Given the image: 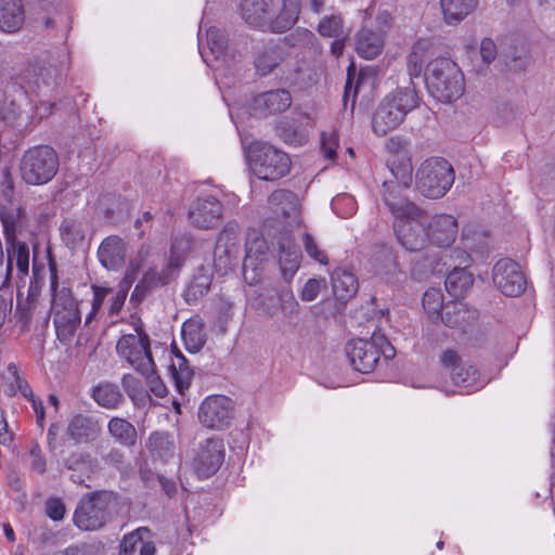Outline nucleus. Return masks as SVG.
Instances as JSON below:
<instances>
[{"mask_svg": "<svg viewBox=\"0 0 555 555\" xmlns=\"http://www.w3.org/2000/svg\"><path fill=\"white\" fill-rule=\"evenodd\" d=\"M7 243V276L9 278L13 271V262L15 261L17 270L22 276L28 274L29 270V248L26 243L13 240Z\"/></svg>", "mask_w": 555, "mask_h": 555, "instance_id": "nucleus-30", "label": "nucleus"}, {"mask_svg": "<svg viewBox=\"0 0 555 555\" xmlns=\"http://www.w3.org/2000/svg\"><path fill=\"white\" fill-rule=\"evenodd\" d=\"M272 9L273 0H242L241 2L243 20L255 28L270 29Z\"/></svg>", "mask_w": 555, "mask_h": 555, "instance_id": "nucleus-21", "label": "nucleus"}, {"mask_svg": "<svg viewBox=\"0 0 555 555\" xmlns=\"http://www.w3.org/2000/svg\"><path fill=\"white\" fill-rule=\"evenodd\" d=\"M440 362L443 367L450 371L451 379L457 387L465 389L478 388L483 386L478 370L468 363H463L456 351L448 349L440 356Z\"/></svg>", "mask_w": 555, "mask_h": 555, "instance_id": "nucleus-14", "label": "nucleus"}, {"mask_svg": "<svg viewBox=\"0 0 555 555\" xmlns=\"http://www.w3.org/2000/svg\"><path fill=\"white\" fill-rule=\"evenodd\" d=\"M478 318L475 309L463 301H451L447 304L441 313V321L449 327L465 328Z\"/></svg>", "mask_w": 555, "mask_h": 555, "instance_id": "nucleus-24", "label": "nucleus"}, {"mask_svg": "<svg viewBox=\"0 0 555 555\" xmlns=\"http://www.w3.org/2000/svg\"><path fill=\"white\" fill-rule=\"evenodd\" d=\"M384 204L388 207L392 214L395 220L408 218L410 216H420L421 208L417 207L413 202L409 201L408 197L402 195V188L393 182H384Z\"/></svg>", "mask_w": 555, "mask_h": 555, "instance_id": "nucleus-18", "label": "nucleus"}, {"mask_svg": "<svg viewBox=\"0 0 555 555\" xmlns=\"http://www.w3.org/2000/svg\"><path fill=\"white\" fill-rule=\"evenodd\" d=\"M173 358L171 360L170 370L179 392L183 393L191 385L194 371L190 366L188 359L177 348L172 349Z\"/></svg>", "mask_w": 555, "mask_h": 555, "instance_id": "nucleus-36", "label": "nucleus"}, {"mask_svg": "<svg viewBox=\"0 0 555 555\" xmlns=\"http://www.w3.org/2000/svg\"><path fill=\"white\" fill-rule=\"evenodd\" d=\"M249 166L258 179L273 182L289 173L292 160L271 144L255 143L249 150Z\"/></svg>", "mask_w": 555, "mask_h": 555, "instance_id": "nucleus-3", "label": "nucleus"}, {"mask_svg": "<svg viewBox=\"0 0 555 555\" xmlns=\"http://www.w3.org/2000/svg\"><path fill=\"white\" fill-rule=\"evenodd\" d=\"M56 336L60 341L67 343L75 335L81 322L79 309L52 312Z\"/></svg>", "mask_w": 555, "mask_h": 555, "instance_id": "nucleus-28", "label": "nucleus"}, {"mask_svg": "<svg viewBox=\"0 0 555 555\" xmlns=\"http://www.w3.org/2000/svg\"><path fill=\"white\" fill-rule=\"evenodd\" d=\"M224 460V444L219 438H208L199 444L194 459V469L198 477L208 478L221 466Z\"/></svg>", "mask_w": 555, "mask_h": 555, "instance_id": "nucleus-15", "label": "nucleus"}, {"mask_svg": "<svg viewBox=\"0 0 555 555\" xmlns=\"http://www.w3.org/2000/svg\"><path fill=\"white\" fill-rule=\"evenodd\" d=\"M285 59V50L282 46L270 43L257 54L255 67L258 74L267 76L271 74Z\"/></svg>", "mask_w": 555, "mask_h": 555, "instance_id": "nucleus-29", "label": "nucleus"}, {"mask_svg": "<svg viewBox=\"0 0 555 555\" xmlns=\"http://www.w3.org/2000/svg\"><path fill=\"white\" fill-rule=\"evenodd\" d=\"M338 147V135L333 130L330 132H322L321 134V150L324 156L328 159H335Z\"/></svg>", "mask_w": 555, "mask_h": 555, "instance_id": "nucleus-56", "label": "nucleus"}, {"mask_svg": "<svg viewBox=\"0 0 555 555\" xmlns=\"http://www.w3.org/2000/svg\"><path fill=\"white\" fill-rule=\"evenodd\" d=\"M30 459L31 470L36 472L39 475L44 474L47 469V462L44 456L42 455L39 444H35L30 449Z\"/></svg>", "mask_w": 555, "mask_h": 555, "instance_id": "nucleus-58", "label": "nucleus"}, {"mask_svg": "<svg viewBox=\"0 0 555 555\" xmlns=\"http://www.w3.org/2000/svg\"><path fill=\"white\" fill-rule=\"evenodd\" d=\"M322 281L310 279L306 282L301 291V299L305 301L314 300L321 291Z\"/></svg>", "mask_w": 555, "mask_h": 555, "instance_id": "nucleus-62", "label": "nucleus"}, {"mask_svg": "<svg viewBox=\"0 0 555 555\" xmlns=\"http://www.w3.org/2000/svg\"><path fill=\"white\" fill-rule=\"evenodd\" d=\"M92 289H93L92 311L87 317V320H86L87 323L91 320L92 315L101 309L106 295L111 292V289L101 287V286H92Z\"/></svg>", "mask_w": 555, "mask_h": 555, "instance_id": "nucleus-61", "label": "nucleus"}, {"mask_svg": "<svg viewBox=\"0 0 555 555\" xmlns=\"http://www.w3.org/2000/svg\"><path fill=\"white\" fill-rule=\"evenodd\" d=\"M150 535L151 531L145 527L139 528L125 535L120 545V555H131L133 552L139 550L142 540L150 538Z\"/></svg>", "mask_w": 555, "mask_h": 555, "instance_id": "nucleus-51", "label": "nucleus"}, {"mask_svg": "<svg viewBox=\"0 0 555 555\" xmlns=\"http://www.w3.org/2000/svg\"><path fill=\"white\" fill-rule=\"evenodd\" d=\"M109 435L120 444L131 448L137 443L135 427L125 418L113 417L107 425Z\"/></svg>", "mask_w": 555, "mask_h": 555, "instance_id": "nucleus-40", "label": "nucleus"}, {"mask_svg": "<svg viewBox=\"0 0 555 555\" xmlns=\"http://www.w3.org/2000/svg\"><path fill=\"white\" fill-rule=\"evenodd\" d=\"M102 431L100 422L89 415L77 414L68 423L66 433L76 443L95 440Z\"/></svg>", "mask_w": 555, "mask_h": 555, "instance_id": "nucleus-22", "label": "nucleus"}, {"mask_svg": "<svg viewBox=\"0 0 555 555\" xmlns=\"http://www.w3.org/2000/svg\"><path fill=\"white\" fill-rule=\"evenodd\" d=\"M179 273V263L175 259L168 260L166 266L160 269H149L135 285L131 294V300L142 301L155 289L165 287L176 281Z\"/></svg>", "mask_w": 555, "mask_h": 555, "instance_id": "nucleus-12", "label": "nucleus"}, {"mask_svg": "<svg viewBox=\"0 0 555 555\" xmlns=\"http://www.w3.org/2000/svg\"><path fill=\"white\" fill-rule=\"evenodd\" d=\"M384 40L379 33L363 27L359 30L356 43L358 54L364 59L372 60L380 54Z\"/></svg>", "mask_w": 555, "mask_h": 555, "instance_id": "nucleus-34", "label": "nucleus"}, {"mask_svg": "<svg viewBox=\"0 0 555 555\" xmlns=\"http://www.w3.org/2000/svg\"><path fill=\"white\" fill-rule=\"evenodd\" d=\"M395 164L396 162L392 160L390 165V170L397 180V182L393 183L406 189L412 181V163L410 158L403 157L402 160L399 162L398 166H395Z\"/></svg>", "mask_w": 555, "mask_h": 555, "instance_id": "nucleus-52", "label": "nucleus"}, {"mask_svg": "<svg viewBox=\"0 0 555 555\" xmlns=\"http://www.w3.org/2000/svg\"><path fill=\"white\" fill-rule=\"evenodd\" d=\"M146 449L153 461H160L164 463L173 457L175 442L170 435L155 431L149 436Z\"/></svg>", "mask_w": 555, "mask_h": 555, "instance_id": "nucleus-32", "label": "nucleus"}, {"mask_svg": "<svg viewBox=\"0 0 555 555\" xmlns=\"http://www.w3.org/2000/svg\"><path fill=\"white\" fill-rule=\"evenodd\" d=\"M431 49L433 43L426 38L418 39L412 46L411 52L408 55V70L411 79L421 76L425 62L431 55Z\"/></svg>", "mask_w": 555, "mask_h": 555, "instance_id": "nucleus-35", "label": "nucleus"}, {"mask_svg": "<svg viewBox=\"0 0 555 555\" xmlns=\"http://www.w3.org/2000/svg\"><path fill=\"white\" fill-rule=\"evenodd\" d=\"M302 244L306 253L309 257H311L313 260L326 264L328 262L327 256L325 253L319 248L318 243L315 242L314 237L306 232L302 235Z\"/></svg>", "mask_w": 555, "mask_h": 555, "instance_id": "nucleus-54", "label": "nucleus"}, {"mask_svg": "<svg viewBox=\"0 0 555 555\" xmlns=\"http://www.w3.org/2000/svg\"><path fill=\"white\" fill-rule=\"evenodd\" d=\"M393 229L399 243L409 251L422 250L429 242L427 216L423 209L420 216L393 221Z\"/></svg>", "mask_w": 555, "mask_h": 555, "instance_id": "nucleus-10", "label": "nucleus"}, {"mask_svg": "<svg viewBox=\"0 0 555 555\" xmlns=\"http://www.w3.org/2000/svg\"><path fill=\"white\" fill-rule=\"evenodd\" d=\"M211 278L208 274L199 273L193 276L184 291V299L189 304H193L203 298L209 291Z\"/></svg>", "mask_w": 555, "mask_h": 555, "instance_id": "nucleus-45", "label": "nucleus"}, {"mask_svg": "<svg viewBox=\"0 0 555 555\" xmlns=\"http://www.w3.org/2000/svg\"><path fill=\"white\" fill-rule=\"evenodd\" d=\"M480 55L486 64L492 63L496 55L498 49L495 42L490 38H485L480 43Z\"/></svg>", "mask_w": 555, "mask_h": 555, "instance_id": "nucleus-60", "label": "nucleus"}, {"mask_svg": "<svg viewBox=\"0 0 555 555\" xmlns=\"http://www.w3.org/2000/svg\"><path fill=\"white\" fill-rule=\"evenodd\" d=\"M192 248V241L189 235L181 234L173 237L168 260H177L181 270L184 259Z\"/></svg>", "mask_w": 555, "mask_h": 555, "instance_id": "nucleus-49", "label": "nucleus"}, {"mask_svg": "<svg viewBox=\"0 0 555 555\" xmlns=\"http://www.w3.org/2000/svg\"><path fill=\"white\" fill-rule=\"evenodd\" d=\"M457 232V221L451 215H437L428 223L429 242L438 247L451 246Z\"/></svg>", "mask_w": 555, "mask_h": 555, "instance_id": "nucleus-20", "label": "nucleus"}, {"mask_svg": "<svg viewBox=\"0 0 555 555\" xmlns=\"http://www.w3.org/2000/svg\"><path fill=\"white\" fill-rule=\"evenodd\" d=\"M318 31L323 37L343 38L346 37L343 17L338 14L324 16L319 25Z\"/></svg>", "mask_w": 555, "mask_h": 555, "instance_id": "nucleus-46", "label": "nucleus"}, {"mask_svg": "<svg viewBox=\"0 0 555 555\" xmlns=\"http://www.w3.org/2000/svg\"><path fill=\"white\" fill-rule=\"evenodd\" d=\"M332 287L336 298L347 301L352 298L359 288L358 279L348 269L338 268L332 273Z\"/></svg>", "mask_w": 555, "mask_h": 555, "instance_id": "nucleus-27", "label": "nucleus"}, {"mask_svg": "<svg viewBox=\"0 0 555 555\" xmlns=\"http://www.w3.org/2000/svg\"><path fill=\"white\" fill-rule=\"evenodd\" d=\"M361 76H362L361 74L358 76L357 82H356V85H353L354 76L351 74L350 68L348 69L347 80H346L345 90H344V98H343L345 107L347 106L348 101L351 100V109L354 108L356 99H357V94H358V90H359V85L362 80Z\"/></svg>", "mask_w": 555, "mask_h": 555, "instance_id": "nucleus-57", "label": "nucleus"}, {"mask_svg": "<svg viewBox=\"0 0 555 555\" xmlns=\"http://www.w3.org/2000/svg\"><path fill=\"white\" fill-rule=\"evenodd\" d=\"M25 12L22 0H0V28L15 33L24 24Z\"/></svg>", "mask_w": 555, "mask_h": 555, "instance_id": "nucleus-26", "label": "nucleus"}, {"mask_svg": "<svg viewBox=\"0 0 555 555\" xmlns=\"http://www.w3.org/2000/svg\"><path fill=\"white\" fill-rule=\"evenodd\" d=\"M25 217V209L21 206L0 209V220L3 225L5 242L17 240L16 233L22 228Z\"/></svg>", "mask_w": 555, "mask_h": 555, "instance_id": "nucleus-41", "label": "nucleus"}, {"mask_svg": "<svg viewBox=\"0 0 555 555\" xmlns=\"http://www.w3.org/2000/svg\"><path fill=\"white\" fill-rule=\"evenodd\" d=\"M67 469L73 472H81L90 474L92 472V457L87 452H74L64 461ZM70 479L76 483H83V478L80 474H72Z\"/></svg>", "mask_w": 555, "mask_h": 555, "instance_id": "nucleus-44", "label": "nucleus"}, {"mask_svg": "<svg viewBox=\"0 0 555 555\" xmlns=\"http://www.w3.org/2000/svg\"><path fill=\"white\" fill-rule=\"evenodd\" d=\"M101 264L107 270L117 271L126 263L127 243L118 235H109L104 238L98 249Z\"/></svg>", "mask_w": 555, "mask_h": 555, "instance_id": "nucleus-19", "label": "nucleus"}, {"mask_svg": "<svg viewBox=\"0 0 555 555\" xmlns=\"http://www.w3.org/2000/svg\"><path fill=\"white\" fill-rule=\"evenodd\" d=\"M267 259L268 246L263 238H256L247 244L243 261V275L246 283L255 285L259 282Z\"/></svg>", "mask_w": 555, "mask_h": 555, "instance_id": "nucleus-17", "label": "nucleus"}, {"mask_svg": "<svg viewBox=\"0 0 555 555\" xmlns=\"http://www.w3.org/2000/svg\"><path fill=\"white\" fill-rule=\"evenodd\" d=\"M121 385L124 390L131 398L140 391V380L132 374H125L121 378Z\"/></svg>", "mask_w": 555, "mask_h": 555, "instance_id": "nucleus-64", "label": "nucleus"}, {"mask_svg": "<svg viewBox=\"0 0 555 555\" xmlns=\"http://www.w3.org/2000/svg\"><path fill=\"white\" fill-rule=\"evenodd\" d=\"M85 227L81 220L75 217H66L60 224L62 242L69 248H76L85 240Z\"/></svg>", "mask_w": 555, "mask_h": 555, "instance_id": "nucleus-42", "label": "nucleus"}, {"mask_svg": "<svg viewBox=\"0 0 555 555\" xmlns=\"http://www.w3.org/2000/svg\"><path fill=\"white\" fill-rule=\"evenodd\" d=\"M237 225L235 223H228L219 233L216 245H221L222 248L236 249Z\"/></svg>", "mask_w": 555, "mask_h": 555, "instance_id": "nucleus-55", "label": "nucleus"}, {"mask_svg": "<svg viewBox=\"0 0 555 555\" xmlns=\"http://www.w3.org/2000/svg\"><path fill=\"white\" fill-rule=\"evenodd\" d=\"M292 95L285 89L268 91L254 99V109L260 115L283 113L292 105Z\"/></svg>", "mask_w": 555, "mask_h": 555, "instance_id": "nucleus-23", "label": "nucleus"}, {"mask_svg": "<svg viewBox=\"0 0 555 555\" xmlns=\"http://www.w3.org/2000/svg\"><path fill=\"white\" fill-rule=\"evenodd\" d=\"M46 513L52 520H62L65 515V506L60 499H49L46 503Z\"/></svg>", "mask_w": 555, "mask_h": 555, "instance_id": "nucleus-59", "label": "nucleus"}, {"mask_svg": "<svg viewBox=\"0 0 555 555\" xmlns=\"http://www.w3.org/2000/svg\"><path fill=\"white\" fill-rule=\"evenodd\" d=\"M52 305L51 312H60L78 309V302L74 298L72 289L66 285H59L56 267L50 262Z\"/></svg>", "mask_w": 555, "mask_h": 555, "instance_id": "nucleus-25", "label": "nucleus"}, {"mask_svg": "<svg viewBox=\"0 0 555 555\" xmlns=\"http://www.w3.org/2000/svg\"><path fill=\"white\" fill-rule=\"evenodd\" d=\"M255 310L269 318L282 312L286 318H295L299 313V304L291 289L270 288L261 293L254 304Z\"/></svg>", "mask_w": 555, "mask_h": 555, "instance_id": "nucleus-9", "label": "nucleus"}, {"mask_svg": "<svg viewBox=\"0 0 555 555\" xmlns=\"http://www.w3.org/2000/svg\"><path fill=\"white\" fill-rule=\"evenodd\" d=\"M430 93L440 102L450 103L464 92V77L452 60L438 57L428 63L425 72Z\"/></svg>", "mask_w": 555, "mask_h": 555, "instance_id": "nucleus-2", "label": "nucleus"}, {"mask_svg": "<svg viewBox=\"0 0 555 555\" xmlns=\"http://www.w3.org/2000/svg\"><path fill=\"white\" fill-rule=\"evenodd\" d=\"M155 362L151 365V369L146 370V372H140L149 386V389L152 393H154L157 398H164L167 395V387L157 375Z\"/></svg>", "mask_w": 555, "mask_h": 555, "instance_id": "nucleus-53", "label": "nucleus"}, {"mask_svg": "<svg viewBox=\"0 0 555 555\" xmlns=\"http://www.w3.org/2000/svg\"><path fill=\"white\" fill-rule=\"evenodd\" d=\"M92 398L99 405L105 409H116L124 401V396L119 387L109 382H103L94 386L92 389Z\"/></svg>", "mask_w": 555, "mask_h": 555, "instance_id": "nucleus-37", "label": "nucleus"}, {"mask_svg": "<svg viewBox=\"0 0 555 555\" xmlns=\"http://www.w3.org/2000/svg\"><path fill=\"white\" fill-rule=\"evenodd\" d=\"M443 295L438 288H429L425 292L423 296V307L425 311L428 313L429 318L438 319L441 318V313L443 312Z\"/></svg>", "mask_w": 555, "mask_h": 555, "instance_id": "nucleus-47", "label": "nucleus"}, {"mask_svg": "<svg viewBox=\"0 0 555 555\" xmlns=\"http://www.w3.org/2000/svg\"><path fill=\"white\" fill-rule=\"evenodd\" d=\"M474 278L463 268H455L446 278V289L453 297H462L472 288Z\"/></svg>", "mask_w": 555, "mask_h": 555, "instance_id": "nucleus-39", "label": "nucleus"}, {"mask_svg": "<svg viewBox=\"0 0 555 555\" xmlns=\"http://www.w3.org/2000/svg\"><path fill=\"white\" fill-rule=\"evenodd\" d=\"M223 216V205L215 196L197 198L189 211L191 223L201 230L215 228Z\"/></svg>", "mask_w": 555, "mask_h": 555, "instance_id": "nucleus-16", "label": "nucleus"}, {"mask_svg": "<svg viewBox=\"0 0 555 555\" xmlns=\"http://www.w3.org/2000/svg\"><path fill=\"white\" fill-rule=\"evenodd\" d=\"M15 318L18 320V322L22 323V326L24 328L27 327L33 319L31 305L29 302H26V304L17 302V306L15 309Z\"/></svg>", "mask_w": 555, "mask_h": 555, "instance_id": "nucleus-63", "label": "nucleus"}, {"mask_svg": "<svg viewBox=\"0 0 555 555\" xmlns=\"http://www.w3.org/2000/svg\"><path fill=\"white\" fill-rule=\"evenodd\" d=\"M237 249L222 248L221 245H216L214 251V267L216 271L222 275L227 274L232 269L236 260Z\"/></svg>", "mask_w": 555, "mask_h": 555, "instance_id": "nucleus-48", "label": "nucleus"}, {"mask_svg": "<svg viewBox=\"0 0 555 555\" xmlns=\"http://www.w3.org/2000/svg\"><path fill=\"white\" fill-rule=\"evenodd\" d=\"M134 331L135 334H125L118 339L116 352L138 373L146 372L154 363L151 340L141 321L134 324Z\"/></svg>", "mask_w": 555, "mask_h": 555, "instance_id": "nucleus-6", "label": "nucleus"}, {"mask_svg": "<svg viewBox=\"0 0 555 555\" xmlns=\"http://www.w3.org/2000/svg\"><path fill=\"white\" fill-rule=\"evenodd\" d=\"M416 186L428 198L442 197L454 182V170L442 157L425 159L416 171Z\"/></svg>", "mask_w": 555, "mask_h": 555, "instance_id": "nucleus-4", "label": "nucleus"}, {"mask_svg": "<svg viewBox=\"0 0 555 555\" xmlns=\"http://www.w3.org/2000/svg\"><path fill=\"white\" fill-rule=\"evenodd\" d=\"M300 11V0H283L280 13L270 23V30L281 34L291 29L297 23Z\"/></svg>", "mask_w": 555, "mask_h": 555, "instance_id": "nucleus-33", "label": "nucleus"}, {"mask_svg": "<svg viewBox=\"0 0 555 555\" xmlns=\"http://www.w3.org/2000/svg\"><path fill=\"white\" fill-rule=\"evenodd\" d=\"M59 159L54 150L42 145L28 150L21 162L23 180L33 185L49 182L57 172Z\"/></svg>", "mask_w": 555, "mask_h": 555, "instance_id": "nucleus-5", "label": "nucleus"}, {"mask_svg": "<svg viewBox=\"0 0 555 555\" xmlns=\"http://www.w3.org/2000/svg\"><path fill=\"white\" fill-rule=\"evenodd\" d=\"M182 336L186 346L194 351L199 350L205 344L204 333L195 322L190 321L183 324Z\"/></svg>", "mask_w": 555, "mask_h": 555, "instance_id": "nucleus-50", "label": "nucleus"}, {"mask_svg": "<svg viewBox=\"0 0 555 555\" xmlns=\"http://www.w3.org/2000/svg\"><path fill=\"white\" fill-rule=\"evenodd\" d=\"M4 379V393L7 396L14 397L17 392H21L25 398H33V389L21 374L15 363H10L7 366Z\"/></svg>", "mask_w": 555, "mask_h": 555, "instance_id": "nucleus-38", "label": "nucleus"}, {"mask_svg": "<svg viewBox=\"0 0 555 555\" xmlns=\"http://www.w3.org/2000/svg\"><path fill=\"white\" fill-rule=\"evenodd\" d=\"M418 106V95L413 82L385 96L375 111L372 129L377 135H385L401 125L405 116Z\"/></svg>", "mask_w": 555, "mask_h": 555, "instance_id": "nucleus-1", "label": "nucleus"}, {"mask_svg": "<svg viewBox=\"0 0 555 555\" xmlns=\"http://www.w3.org/2000/svg\"><path fill=\"white\" fill-rule=\"evenodd\" d=\"M300 253L295 244L287 242V245L280 243L279 263L283 275L293 276L300 264Z\"/></svg>", "mask_w": 555, "mask_h": 555, "instance_id": "nucleus-43", "label": "nucleus"}, {"mask_svg": "<svg viewBox=\"0 0 555 555\" xmlns=\"http://www.w3.org/2000/svg\"><path fill=\"white\" fill-rule=\"evenodd\" d=\"M444 22L456 25L478 7V0H440Z\"/></svg>", "mask_w": 555, "mask_h": 555, "instance_id": "nucleus-31", "label": "nucleus"}, {"mask_svg": "<svg viewBox=\"0 0 555 555\" xmlns=\"http://www.w3.org/2000/svg\"><path fill=\"white\" fill-rule=\"evenodd\" d=\"M232 418L233 402L225 396H209L199 405L198 420L207 428L222 430Z\"/></svg>", "mask_w": 555, "mask_h": 555, "instance_id": "nucleus-11", "label": "nucleus"}, {"mask_svg": "<svg viewBox=\"0 0 555 555\" xmlns=\"http://www.w3.org/2000/svg\"><path fill=\"white\" fill-rule=\"evenodd\" d=\"M114 500L113 493L107 491H96L83 496L74 514L75 525L86 531L102 528L108 520V508Z\"/></svg>", "mask_w": 555, "mask_h": 555, "instance_id": "nucleus-7", "label": "nucleus"}, {"mask_svg": "<svg viewBox=\"0 0 555 555\" xmlns=\"http://www.w3.org/2000/svg\"><path fill=\"white\" fill-rule=\"evenodd\" d=\"M493 283L505 296L516 297L526 289L527 281L518 263L499 260L493 268Z\"/></svg>", "mask_w": 555, "mask_h": 555, "instance_id": "nucleus-13", "label": "nucleus"}, {"mask_svg": "<svg viewBox=\"0 0 555 555\" xmlns=\"http://www.w3.org/2000/svg\"><path fill=\"white\" fill-rule=\"evenodd\" d=\"M384 346L389 347L386 337L374 332L371 339L358 338L348 341L345 350L352 367L365 374L375 369L380 353L390 357Z\"/></svg>", "mask_w": 555, "mask_h": 555, "instance_id": "nucleus-8", "label": "nucleus"}]
</instances>
